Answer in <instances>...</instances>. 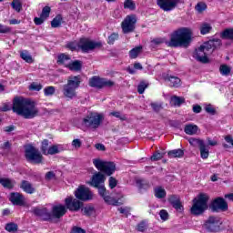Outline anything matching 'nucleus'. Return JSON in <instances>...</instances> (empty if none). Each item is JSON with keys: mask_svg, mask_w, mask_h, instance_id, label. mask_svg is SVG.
<instances>
[{"mask_svg": "<svg viewBox=\"0 0 233 233\" xmlns=\"http://www.w3.org/2000/svg\"><path fill=\"white\" fill-rule=\"evenodd\" d=\"M71 60L72 58L69 56V55L62 53L57 56V65H64V66L66 68V65H70Z\"/></svg>", "mask_w": 233, "mask_h": 233, "instance_id": "nucleus-24", "label": "nucleus"}, {"mask_svg": "<svg viewBox=\"0 0 233 233\" xmlns=\"http://www.w3.org/2000/svg\"><path fill=\"white\" fill-rule=\"evenodd\" d=\"M199 150L202 159H208L209 151L207 149V146L205 144L199 147Z\"/></svg>", "mask_w": 233, "mask_h": 233, "instance_id": "nucleus-40", "label": "nucleus"}, {"mask_svg": "<svg viewBox=\"0 0 233 233\" xmlns=\"http://www.w3.org/2000/svg\"><path fill=\"white\" fill-rule=\"evenodd\" d=\"M25 157L27 163L32 165H41L45 157L41 154V151L32 144L25 146Z\"/></svg>", "mask_w": 233, "mask_h": 233, "instance_id": "nucleus-6", "label": "nucleus"}, {"mask_svg": "<svg viewBox=\"0 0 233 233\" xmlns=\"http://www.w3.org/2000/svg\"><path fill=\"white\" fill-rule=\"evenodd\" d=\"M159 216H160V219H162V221L168 220V211H167L165 209H161L159 212Z\"/></svg>", "mask_w": 233, "mask_h": 233, "instance_id": "nucleus-58", "label": "nucleus"}, {"mask_svg": "<svg viewBox=\"0 0 233 233\" xmlns=\"http://www.w3.org/2000/svg\"><path fill=\"white\" fill-rule=\"evenodd\" d=\"M168 203L172 205L178 203L179 201H181V199L179 198V196L177 195H170L167 198Z\"/></svg>", "mask_w": 233, "mask_h": 233, "instance_id": "nucleus-53", "label": "nucleus"}, {"mask_svg": "<svg viewBox=\"0 0 233 233\" xmlns=\"http://www.w3.org/2000/svg\"><path fill=\"white\" fill-rule=\"evenodd\" d=\"M201 35H206V34H210L212 30V25L208 23H202L199 26Z\"/></svg>", "mask_w": 233, "mask_h": 233, "instance_id": "nucleus-28", "label": "nucleus"}, {"mask_svg": "<svg viewBox=\"0 0 233 233\" xmlns=\"http://www.w3.org/2000/svg\"><path fill=\"white\" fill-rule=\"evenodd\" d=\"M96 188H98V194L103 198L104 201L106 203V198H110V196L106 193V187H105V185H100L96 187Z\"/></svg>", "mask_w": 233, "mask_h": 233, "instance_id": "nucleus-33", "label": "nucleus"}, {"mask_svg": "<svg viewBox=\"0 0 233 233\" xmlns=\"http://www.w3.org/2000/svg\"><path fill=\"white\" fill-rule=\"evenodd\" d=\"M221 45H223L221 39H209L208 41L204 42L203 45H201L198 49L195 50L193 57L194 59L198 61V63L207 65L208 63H210L208 56H208V54H212V52H214V50H217V48H219Z\"/></svg>", "mask_w": 233, "mask_h": 233, "instance_id": "nucleus-4", "label": "nucleus"}, {"mask_svg": "<svg viewBox=\"0 0 233 233\" xmlns=\"http://www.w3.org/2000/svg\"><path fill=\"white\" fill-rule=\"evenodd\" d=\"M9 201H11V203L16 207H25V195L19 192H12L10 193Z\"/></svg>", "mask_w": 233, "mask_h": 233, "instance_id": "nucleus-18", "label": "nucleus"}, {"mask_svg": "<svg viewBox=\"0 0 233 233\" xmlns=\"http://www.w3.org/2000/svg\"><path fill=\"white\" fill-rule=\"evenodd\" d=\"M66 68L72 70L73 72H79L83 68V63L79 60H75L70 62L69 65H66Z\"/></svg>", "mask_w": 233, "mask_h": 233, "instance_id": "nucleus-25", "label": "nucleus"}, {"mask_svg": "<svg viewBox=\"0 0 233 233\" xmlns=\"http://www.w3.org/2000/svg\"><path fill=\"white\" fill-rule=\"evenodd\" d=\"M0 185H2L4 188H7L8 190H12V188H14V182L10 178H0Z\"/></svg>", "mask_w": 233, "mask_h": 233, "instance_id": "nucleus-27", "label": "nucleus"}, {"mask_svg": "<svg viewBox=\"0 0 233 233\" xmlns=\"http://www.w3.org/2000/svg\"><path fill=\"white\" fill-rule=\"evenodd\" d=\"M150 106L153 109V111H155L157 114H159V112H161V110H163V104L152 102L150 104Z\"/></svg>", "mask_w": 233, "mask_h": 233, "instance_id": "nucleus-45", "label": "nucleus"}, {"mask_svg": "<svg viewBox=\"0 0 233 233\" xmlns=\"http://www.w3.org/2000/svg\"><path fill=\"white\" fill-rule=\"evenodd\" d=\"M44 94L46 97L50 96H54V94H56V87L49 86L44 88Z\"/></svg>", "mask_w": 233, "mask_h": 233, "instance_id": "nucleus-43", "label": "nucleus"}, {"mask_svg": "<svg viewBox=\"0 0 233 233\" xmlns=\"http://www.w3.org/2000/svg\"><path fill=\"white\" fill-rule=\"evenodd\" d=\"M75 197L80 201H92L94 193L91 192L89 187L79 186L75 191Z\"/></svg>", "mask_w": 233, "mask_h": 233, "instance_id": "nucleus-13", "label": "nucleus"}, {"mask_svg": "<svg viewBox=\"0 0 233 233\" xmlns=\"http://www.w3.org/2000/svg\"><path fill=\"white\" fill-rule=\"evenodd\" d=\"M163 156H165V154L160 152H156L151 156L150 159L151 161H159V159H163Z\"/></svg>", "mask_w": 233, "mask_h": 233, "instance_id": "nucleus-55", "label": "nucleus"}, {"mask_svg": "<svg viewBox=\"0 0 233 233\" xmlns=\"http://www.w3.org/2000/svg\"><path fill=\"white\" fill-rule=\"evenodd\" d=\"M20 188L25 192V194H34L35 192V187L28 180H22Z\"/></svg>", "mask_w": 233, "mask_h": 233, "instance_id": "nucleus-20", "label": "nucleus"}, {"mask_svg": "<svg viewBox=\"0 0 233 233\" xmlns=\"http://www.w3.org/2000/svg\"><path fill=\"white\" fill-rule=\"evenodd\" d=\"M220 39L226 41H233V28H226L222 32H220Z\"/></svg>", "mask_w": 233, "mask_h": 233, "instance_id": "nucleus-23", "label": "nucleus"}, {"mask_svg": "<svg viewBox=\"0 0 233 233\" xmlns=\"http://www.w3.org/2000/svg\"><path fill=\"white\" fill-rule=\"evenodd\" d=\"M43 89V85L41 84H37L35 82H33L30 86H29V90H33L34 92H39L40 90Z\"/></svg>", "mask_w": 233, "mask_h": 233, "instance_id": "nucleus-50", "label": "nucleus"}, {"mask_svg": "<svg viewBox=\"0 0 233 233\" xmlns=\"http://www.w3.org/2000/svg\"><path fill=\"white\" fill-rule=\"evenodd\" d=\"M117 187V180L114 177H109V187L111 189L116 188Z\"/></svg>", "mask_w": 233, "mask_h": 233, "instance_id": "nucleus-62", "label": "nucleus"}, {"mask_svg": "<svg viewBox=\"0 0 233 233\" xmlns=\"http://www.w3.org/2000/svg\"><path fill=\"white\" fill-rule=\"evenodd\" d=\"M11 6L16 12H21V8H23V5L19 0H13V2L11 3Z\"/></svg>", "mask_w": 233, "mask_h": 233, "instance_id": "nucleus-47", "label": "nucleus"}, {"mask_svg": "<svg viewBox=\"0 0 233 233\" xmlns=\"http://www.w3.org/2000/svg\"><path fill=\"white\" fill-rule=\"evenodd\" d=\"M155 197L157 199H163L164 198H167V191L162 187H158L155 188Z\"/></svg>", "mask_w": 233, "mask_h": 233, "instance_id": "nucleus-30", "label": "nucleus"}, {"mask_svg": "<svg viewBox=\"0 0 233 233\" xmlns=\"http://www.w3.org/2000/svg\"><path fill=\"white\" fill-rule=\"evenodd\" d=\"M104 116L98 113H89L84 119L83 125L87 128H99L103 122Z\"/></svg>", "mask_w": 233, "mask_h": 233, "instance_id": "nucleus-8", "label": "nucleus"}, {"mask_svg": "<svg viewBox=\"0 0 233 233\" xmlns=\"http://www.w3.org/2000/svg\"><path fill=\"white\" fill-rule=\"evenodd\" d=\"M110 116L120 119V121H127V116L125 115H121V112L119 111H113L110 113Z\"/></svg>", "mask_w": 233, "mask_h": 233, "instance_id": "nucleus-52", "label": "nucleus"}, {"mask_svg": "<svg viewBox=\"0 0 233 233\" xmlns=\"http://www.w3.org/2000/svg\"><path fill=\"white\" fill-rule=\"evenodd\" d=\"M93 165H95L96 169L106 176H112V174L116 172V164L114 162L101 160L100 158H94Z\"/></svg>", "mask_w": 233, "mask_h": 233, "instance_id": "nucleus-7", "label": "nucleus"}, {"mask_svg": "<svg viewBox=\"0 0 233 233\" xmlns=\"http://www.w3.org/2000/svg\"><path fill=\"white\" fill-rule=\"evenodd\" d=\"M196 10L198 12H204V10H207V5L206 4H203V3H198L197 5H196Z\"/></svg>", "mask_w": 233, "mask_h": 233, "instance_id": "nucleus-63", "label": "nucleus"}, {"mask_svg": "<svg viewBox=\"0 0 233 233\" xmlns=\"http://www.w3.org/2000/svg\"><path fill=\"white\" fill-rule=\"evenodd\" d=\"M71 233H86V231L80 227H73Z\"/></svg>", "mask_w": 233, "mask_h": 233, "instance_id": "nucleus-64", "label": "nucleus"}, {"mask_svg": "<svg viewBox=\"0 0 233 233\" xmlns=\"http://www.w3.org/2000/svg\"><path fill=\"white\" fill-rule=\"evenodd\" d=\"M48 145H49L48 139H44L42 141L40 150H41L42 154H44V156H46V154L48 152V148H49Z\"/></svg>", "mask_w": 233, "mask_h": 233, "instance_id": "nucleus-42", "label": "nucleus"}, {"mask_svg": "<svg viewBox=\"0 0 233 233\" xmlns=\"http://www.w3.org/2000/svg\"><path fill=\"white\" fill-rule=\"evenodd\" d=\"M61 23L63 22V15H56V17L51 21L52 28H59L61 26Z\"/></svg>", "mask_w": 233, "mask_h": 233, "instance_id": "nucleus-29", "label": "nucleus"}, {"mask_svg": "<svg viewBox=\"0 0 233 233\" xmlns=\"http://www.w3.org/2000/svg\"><path fill=\"white\" fill-rule=\"evenodd\" d=\"M12 28L0 24V34H10Z\"/></svg>", "mask_w": 233, "mask_h": 233, "instance_id": "nucleus-59", "label": "nucleus"}, {"mask_svg": "<svg viewBox=\"0 0 233 233\" xmlns=\"http://www.w3.org/2000/svg\"><path fill=\"white\" fill-rule=\"evenodd\" d=\"M167 154L169 157H183V156H185V151L178 148L171 150Z\"/></svg>", "mask_w": 233, "mask_h": 233, "instance_id": "nucleus-34", "label": "nucleus"}, {"mask_svg": "<svg viewBox=\"0 0 233 233\" xmlns=\"http://www.w3.org/2000/svg\"><path fill=\"white\" fill-rule=\"evenodd\" d=\"M66 208L70 210V212H79L83 208V202L78 198H74L72 197L66 198L65 199Z\"/></svg>", "mask_w": 233, "mask_h": 233, "instance_id": "nucleus-15", "label": "nucleus"}, {"mask_svg": "<svg viewBox=\"0 0 233 233\" xmlns=\"http://www.w3.org/2000/svg\"><path fill=\"white\" fill-rule=\"evenodd\" d=\"M136 23H137V18L136 15H129L126 16L121 24L123 34H130L136 30Z\"/></svg>", "mask_w": 233, "mask_h": 233, "instance_id": "nucleus-11", "label": "nucleus"}, {"mask_svg": "<svg viewBox=\"0 0 233 233\" xmlns=\"http://www.w3.org/2000/svg\"><path fill=\"white\" fill-rule=\"evenodd\" d=\"M59 147L57 145H54L49 147L46 156H56V154H59Z\"/></svg>", "mask_w": 233, "mask_h": 233, "instance_id": "nucleus-41", "label": "nucleus"}, {"mask_svg": "<svg viewBox=\"0 0 233 233\" xmlns=\"http://www.w3.org/2000/svg\"><path fill=\"white\" fill-rule=\"evenodd\" d=\"M5 230L7 232H17L19 226L14 222L5 224Z\"/></svg>", "mask_w": 233, "mask_h": 233, "instance_id": "nucleus-39", "label": "nucleus"}, {"mask_svg": "<svg viewBox=\"0 0 233 233\" xmlns=\"http://www.w3.org/2000/svg\"><path fill=\"white\" fill-rule=\"evenodd\" d=\"M119 39V35L116 33H113L108 36L107 43L108 45H114V43Z\"/></svg>", "mask_w": 233, "mask_h": 233, "instance_id": "nucleus-54", "label": "nucleus"}, {"mask_svg": "<svg viewBox=\"0 0 233 233\" xmlns=\"http://www.w3.org/2000/svg\"><path fill=\"white\" fill-rule=\"evenodd\" d=\"M82 212H84L85 216L90 218V216H94V214H96V208H94V206H86L82 208Z\"/></svg>", "mask_w": 233, "mask_h": 233, "instance_id": "nucleus-32", "label": "nucleus"}, {"mask_svg": "<svg viewBox=\"0 0 233 233\" xmlns=\"http://www.w3.org/2000/svg\"><path fill=\"white\" fill-rule=\"evenodd\" d=\"M185 3V0H157V5L164 12H172L177 5Z\"/></svg>", "mask_w": 233, "mask_h": 233, "instance_id": "nucleus-12", "label": "nucleus"}, {"mask_svg": "<svg viewBox=\"0 0 233 233\" xmlns=\"http://www.w3.org/2000/svg\"><path fill=\"white\" fill-rule=\"evenodd\" d=\"M114 85H116L114 81L101 78L97 76L89 79V86H91V88H112Z\"/></svg>", "mask_w": 233, "mask_h": 233, "instance_id": "nucleus-10", "label": "nucleus"}, {"mask_svg": "<svg viewBox=\"0 0 233 233\" xmlns=\"http://www.w3.org/2000/svg\"><path fill=\"white\" fill-rule=\"evenodd\" d=\"M205 110L208 114H210V116H216V108H214L212 105L209 104L206 106Z\"/></svg>", "mask_w": 233, "mask_h": 233, "instance_id": "nucleus-57", "label": "nucleus"}, {"mask_svg": "<svg viewBox=\"0 0 233 233\" xmlns=\"http://www.w3.org/2000/svg\"><path fill=\"white\" fill-rule=\"evenodd\" d=\"M171 102L175 106H181L185 103V97L174 96L171 97Z\"/></svg>", "mask_w": 233, "mask_h": 233, "instance_id": "nucleus-35", "label": "nucleus"}, {"mask_svg": "<svg viewBox=\"0 0 233 233\" xmlns=\"http://www.w3.org/2000/svg\"><path fill=\"white\" fill-rule=\"evenodd\" d=\"M83 142L79 138H76L72 141V147H74V148H81Z\"/></svg>", "mask_w": 233, "mask_h": 233, "instance_id": "nucleus-61", "label": "nucleus"}, {"mask_svg": "<svg viewBox=\"0 0 233 233\" xmlns=\"http://www.w3.org/2000/svg\"><path fill=\"white\" fill-rule=\"evenodd\" d=\"M106 203H107V205H113V207H121V205H123V202H119V200L112 197L106 198Z\"/></svg>", "mask_w": 233, "mask_h": 233, "instance_id": "nucleus-38", "label": "nucleus"}, {"mask_svg": "<svg viewBox=\"0 0 233 233\" xmlns=\"http://www.w3.org/2000/svg\"><path fill=\"white\" fill-rule=\"evenodd\" d=\"M208 199H210V197L205 193H200L198 198H194L193 205L190 208L192 216H201L205 214V211L208 210V208L212 212H227V210H228V203L225 198L218 197L214 198L209 205Z\"/></svg>", "mask_w": 233, "mask_h": 233, "instance_id": "nucleus-1", "label": "nucleus"}, {"mask_svg": "<svg viewBox=\"0 0 233 233\" xmlns=\"http://www.w3.org/2000/svg\"><path fill=\"white\" fill-rule=\"evenodd\" d=\"M124 8L128 10H136V3L132 0H126L124 2Z\"/></svg>", "mask_w": 233, "mask_h": 233, "instance_id": "nucleus-48", "label": "nucleus"}, {"mask_svg": "<svg viewBox=\"0 0 233 233\" xmlns=\"http://www.w3.org/2000/svg\"><path fill=\"white\" fill-rule=\"evenodd\" d=\"M50 12H52V9L50 8V6L46 5L45 7H43L42 13L40 15H42V17L46 19H48V17H50Z\"/></svg>", "mask_w": 233, "mask_h": 233, "instance_id": "nucleus-49", "label": "nucleus"}, {"mask_svg": "<svg viewBox=\"0 0 233 233\" xmlns=\"http://www.w3.org/2000/svg\"><path fill=\"white\" fill-rule=\"evenodd\" d=\"M12 110L24 119H34L39 116V108H37L35 102L21 96L14 98Z\"/></svg>", "mask_w": 233, "mask_h": 233, "instance_id": "nucleus-2", "label": "nucleus"}, {"mask_svg": "<svg viewBox=\"0 0 233 233\" xmlns=\"http://www.w3.org/2000/svg\"><path fill=\"white\" fill-rule=\"evenodd\" d=\"M20 57L23 59L25 63H34V59L32 58V56L28 54V51L25 50L20 53Z\"/></svg>", "mask_w": 233, "mask_h": 233, "instance_id": "nucleus-37", "label": "nucleus"}, {"mask_svg": "<svg viewBox=\"0 0 233 233\" xmlns=\"http://www.w3.org/2000/svg\"><path fill=\"white\" fill-rule=\"evenodd\" d=\"M45 21H46V18L42 17V15H40V17H35L34 18V23L35 25H36L37 26L43 25L45 23Z\"/></svg>", "mask_w": 233, "mask_h": 233, "instance_id": "nucleus-60", "label": "nucleus"}, {"mask_svg": "<svg viewBox=\"0 0 233 233\" xmlns=\"http://www.w3.org/2000/svg\"><path fill=\"white\" fill-rule=\"evenodd\" d=\"M148 88V84L145 83L144 81L140 82L137 86L138 94H145V90Z\"/></svg>", "mask_w": 233, "mask_h": 233, "instance_id": "nucleus-51", "label": "nucleus"}, {"mask_svg": "<svg viewBox=\"0 0 233 233\" xmlns=\"http://www.w3.org/2000/svg\"><path fill=\"white\" fill-rule=\"evenodd\" d=\"M103 183H105V175H103L101 172H96L92 176L91 181L88 182L90 187H94L95 188L103 185Z\"/></svg>", "mask_w": 233, "mask_h": 233, "instance_id": "nucleus-19", "label": "nucleus"}, {"mask_svg": "<svg viewBox=\"0 0 233 233\" xmlns=\"http://www.w3.org/2000/svg\"><path fill=\"white\" fill-rule=\"evenodd\" d=\"M171 207H173V208H175L177 212H183L185 210V208H183V204H181V200L171 205Z\"/></svg>", "mask_w": 233, "mask_h": 233, "instance_id": "nucleus-56", "label": "nucleus"}, {"mask_svg": "<svg viewBox=\"0 0 233 233\" xmlns=\"http://www.w3.org/2000/svg\"><path fill=\"white\" fill-rule=\"evenodd\" d=\"M192 43V29L180 27L169 35V41H166L170 48H188Z\"/></svg>", "mask_w": 233, "mask_h": 233, "instance_id": "nucleus-3", "label": "nucleus"}, {"mask_svg": "<svg viewBox=\"0 0 233 233\" xmlns=\"http://www.w3.org/2000/svg\"><path fill=\"white\" fill-rule=\"evenodd\" d=\"M198 130H199V127L194 124H187L184 127V132L187 136H196V134H198Z\"/></svg>", "mask_w": 233, "mask_h": 233, "instance_id": "nucleus-22", "label": "nucleus"}, {"mask_svg": "<svg viewBox=\"0 0 233 233\" xmlns=\"http://www.w3.org/2000/svg\"><path fill=\"white\" fill-rule=\"evenodd\" d=\"M137 187L140 190H148L150 188V182L147 179L139 178L136 180Z\"/></svg>", "mask_w": 233, "mask_h": 233, "instance_id": "nucleus-26", "label": "nucleus"}, {"mask_svg": "<svg viewBox=\"0 0 233 233\" xmlns=\"http://www.w3.org/2000/svg\"><path fill=\"white\" fill-rule=\"evenodd\" d=\"M166 81H169V86H172L173 88H179L181 86V79L177 76L167 75Z\"/></svg>", "mask_w": 233, "mask_h": 233, "instance_id": "nucleus-21", "label": "nucleus"}, {"mask_svg": "<svg viewBox=\"0 0 233 233\" xmlns=\"http://www.w3.org/2000/svg\"><path fill=\"white\" fill-rule=\"evenodd\" d=\"M221 225H223L221 218L218 216H209L204 223V228H206L208 232H219Z\"/></svg>", "mask_w": 233, "mask_h": 233, "instance_id": "nucleus-9", "label": "nucleus"}, {"mask_svg": "<svg viewBox=\"0 0 233 233\" xmlns=\"http://www.w3.org/2000/svg\"><path fill=\"white\" fill-rule=\"evenodd\" d=\"M66 212V207L63 204L53 206L50 212V221H54V219H61V218H63Z\"/></svg>", "mask_w": 233, "mask_h": 233, "instance_id": "nucleus-16", "label": "nucleus"}, {"mask_svg": "<svg viewBox=\"0 0 233 233\" xmlns=\"http://www.w3.org/2000/svg\"><path fill=\"white\" fill-rule=\"evenodd\" d=\"M81 85V76H71L67 78V84L63 86V95L67 99H74L77 97L76 90L79 88Z\"/></svg>", "mask_w": 233, "mask_h": 233, "instance_id": "nucleus-5", "label": "nucleus"}, {"mask_svg": "<svg viewBox=\"0 0 233 233\" xmlns=\"http://www.w3.org/2000/svg\"><path fill=\"white\" fill-rule=\"evenodd\" d=\"M219 72L222 76H228L231 72V69L227 65H221L219 67Z\"/></svg>", "mask_w": 233, "mask_h": 233, "instance_id": "nucleus-46", "label": "nucleus"}, {"mask_svg": "<svg viewBox=\"0 0 233 233\" xmlns=\"http://www.w3.org/2000/svg\"><path fill=\"white\" fill-rule=\"evenodd\" d=\"M101 46H103L101 42H95L86 39H81L79 43V48L84 54H88V52H92V50H96V48H101Z\"/></svg>", "mask_w": 233, "mask_h": 233, "instance_id": "nucleus-14", "label": "nucleus"}, {"mask_svg": "<svg viewBox=\"0 0 233 233\" xmlns=\"http://www.w3.org/2000/svg\"><path fill=\"white\" fill-rule=\"evenodd\" d=\"M141 50H143V46H137V47L131 49L129 51V57L131 59L137 58V56H139V54H141Z\"/></svg>", "mask_w": 233, "mask_h": 233, "instance_id": "nucleus-36", "label": "nucleus"}, {"mask_svg": "<svg viewBox=\"0 0 233 233\" xmlns=\"http://www.w3.org/2000/svg\"><path fill=\"white\" fill-rule=\"evenodd\" d=\"M31 212L43 221H50V211L46 208H33Z\"/></svg>", "mask_w": 233, "mask_h": 233, "instance_id": "nucleus-17", "label": "nucleus"}, {"mask_svg": "<svg viewBox=\"0 0 233 233\" xmlns=\"http://www.w3.org/2000/svg\"><path fill=\"white\" fill-rule=\"evenodd\" d=\"M188 143L191 147H199V148L205 144V141L196 137H189Z\"/></svg>", "mask_w": 233, "mask_h": 233, "instance_id": "nucleus-31", "label": "nucleus"}, {"mask_svg": "<svg viewBox=\"0 0 233 233\" xmlns=\"http://www.w3.org/2000/svg\"><path fill=\"white\" fill-rule=\"evenodd\" d=\"M148 228V224H147V221L142 220L140 223L137 226V232H145Z\"/></svg>", "mask_w": 233, "mask_h": 233, "instance_id": "nucleus-44", "label": "nucleus"}]
</instances>
